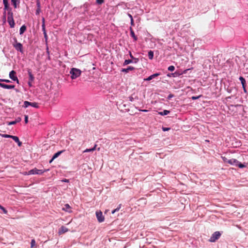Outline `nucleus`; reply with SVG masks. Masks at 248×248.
<instances>
[{
  "label": "nucleus",
  "instance_id": "obj_1",
  "mask_svg": "<svg viewBox=\"0 0 248 248\" xmlns=\"http://www.w3.org/2000/svg\"><path fill=\"white\" fill-rule=\"evenodd\" d=\"M228 163L232 165L237 166L240 168H245L248 165V163L245 162L243 164H242L239 161H238L237 159L234 158L230 159L229 161H228Z\"/></svg>",
  "mask_w": 248,
  "mask_h": 248
},
{
  "label": "nucleus",
  "instance_id": "obj_2",
  "mask_svg": "<svg viewBox=\"0 0 248 248\" xmlns=\"http://www.w3.org/2000/svg\"><path fill=\"white\" fill-rule=\"evenodd\" d=\"M81 73V70L76 68H72L70 71V74L71 75V78L73 79L79 77L80 76Z\"/></svg>",
  "mask_w": 248,
  "mask_h": 248
},
{
  "label": "nucleus",
  "instance_id": "obj_3",
  "mask_svg": "<svg viewBox=\"0 0 248 248\" xmlns=\"http://www.w3.org/2000/svg\"><path fill=\"white\" fill-rule=\"evenodd\" d=\"M7 21L11 28H14L15 26V22L13 18V13L12 10H9L7 13Z\"/></svg>",
  "mask_w": 248,
  "mask_h": 248
},
{
  "label": "nucleus",
  "instance_id": "obj_4",
  "mask_svg": "<svg viewBox=\"0 0 248 248\" xmlns=\"http://www.w3.org/2000/svg\"><path fill=\"white\" fill-rule=\"evenodd\" d=\"M46 170H38L35 168L29 171L28 172H25L24 173V175H31V174H42Z\"/></svg>",
  "mask_w": 248,
  "mask_h": 248
},
{
  "label": "nucleus",
  "instance_id": "obj_5",
  "mask_svg": "<svg viewBox=\"0 0 248 248\" xmlns=\"http://www.w3.org/2000/svg\"><path fill=\"white\" fill-rule=\"evenodd\" d=\"M221 236V233L219 232H215L211 236L209 239V241L211 242H214L216 240H217Z\"/></svg>",
  "mask_w": 248,
  "mask_h": 248
},
{
  "label": "nucleus",
  "instance_id": "obj_6",
  "mask_svg": "<svg viewBox=\"0 0 248 248\" xmlns=\"http://www.w3.org/2000/svg\"><path fill=\"white\" fill-rule=\"evenodd\" d=\"M16 43L13 44L14 47L15 49L18 51H20L21 53L23 52V46L20 43H18L17 42V40L16 39Z\"/></svg>",
  "mask_w": 248,
  "mask_h": 248
},
{
  "label": "nucleus",
  "instance_id": "obj_7",
  "mask_svg": "<svg viewBox=\"0 0 248 248\" xmlns=\"http://www.w3.org/2000/svg\"><path fill=\"white\" fill-rule=\"evenodd\" d=\"M95 214L99 222H102L104 221V217L101 211H97L96 212Z\"/></svg>",
  "mask_w": 248,
  "mask_h": 248
},
{
  "label": "nucleus",
  "instance_id": "obj_8",
  "mask_svg": "<svg viewBox=\"0 0 248 248\" xmlns=\"http://www.w3.org/2000/svg\"><path fill=\"white\" fill-rule=\"evenodd\" d=\"M10 78L14 81H16L17 83H19V80L16 76V72L12 70L9 73Z\"/></svg>",
  "mask_w": 248,
  "mask_h": 248
},
{
  "label": "nucleus",
  "instance_id": "obj_9",
  "mask_svg": "<svg viewBox=\"0 0 248 248\" xmlns=\"http://www.w3.org/2000/svg\"><path fill=\"white\" fill-rule=\"evenodd\" d=\"M0 87L7 89H14L15 87V86L14 85H7L4 83H0Z\"/></svg>",
  "mask_w": 248,
  "mask_h": 248
},
{
  "label": "nucleus",
  "instance_id": "obj_10",
  "mask_svg": "<svg viewBox=\"0 0 248 248\" xmlns=\"http://www.w3.org/2000/svg\"><path fill=\"white\" fill-rule=\"evenodd\" d=\"M68 231V229L65 227L62 226L59 230L58 233L59 235H61L65 233L66 232Z\"/></svg>",
  "mask_w": 248,
  "mask_h": 248
},
{
  "label": "nucleus",
  "instance_id": "obj_11",
  "mask_svg": "<svg viewBox=\"0 0 248 248\" xmlns=\"http://www.w3.org/2000/svg\"><path fill=\"white\" fill-rule=\"evenodd\" d=\"M130 35L131 37L134 39V41H137L138 40L137 37L135 35L134 31L131 27L130 28Z\"/></svg>",
  "mask_w": 248,
  "mask_h": 248
},
{
  "label": "nucleus",
  "instance_id": "obj_12",
  "mask_svg": "<svg viewBox=\"0 0 248 248\" xmlns=\"http://www.w3.org/2000/svg\"><path fill=\"white\" fill-rule=\"evenodd\" d=\"M135 68L132 66H128L127 68H123L122 69L121 71L125 73H128L130 71H132L134 70Z\"/></svg>",
  "mask_w": 248,
  "mask_h": 248
},
{
  "label": "nucleus",
  "instance_id": "obj_13",
  "mask_svg": "<svg viewBox=\"0 0 248 248\" xmlns=\"http://www.w3.org/2000/svg\"><path fill=\"white\" fill-rule=\"evenodd\" d=\"M62 152V151H59V152H58L57 153H55L53 155L52 159L49 161V163H51L54 159L58 157L61 155Z\"/></svg>",
  "mask_w": 248,
  "mask_h": 248
},
{
  "label": "nucleus",
  "instance_id": "obj_14",
  "mask_svg": "<svg viewBox=\"0 0 248 248\" xmlns=\"http://www.w3.org/2000/svg\"><path fill=\"white\" fill-rule=\"evenodd\" d=\"M160 75L159 73H155L153 75H152L151 76H149L147 78H146L145 80L147 81L151 80L153 78H155V77Z\"/></svg>",
  "mask_w": 248,
  "mask_h": 248
},
{
  "label": "nucleus",
  "instance_id": "obj_15",
  "mask_svg": "<svg viewBox=\"0 0 248 248\" xmlns=\"http://www.w3.org/2000/svg\"><path fill=\"white\" fill-rule=\"evenodd\" d=\"M63 210L68 212L69 213L71 212V211L70 210V206L69 204H66L64 205V207L62 209Z\"/></svg>",
  "mask_w": 248,
  "mask_h": 248
},
{
  "label": "nucleus",
  "instance_id": "obj_16",
  "mask_svg": "<svg viewBox=\"0 0 248 248\" xmlns=\"http://www.w3.org/2000/svg\"><path fill=\"white\" fill-rule=\"evenodd\" d=\"M239 79L241 82V84L242 85V87H246V80L245 79L242 77H240L239 78Z\"/></svg>",
  "mask_w": 248,
  "mask_h": 248
},
{
  "label": "nucleus",
  "instance_id": "obj_17",
  "mask_svg": "<svg viewBox=\"0 0 248 248\" xmlns=\"http://www.w3.org/2000/svg\"><path fill=\"white\" fill-rule=\"evenodd\" d=\"M26 26L25 25H23L21 27L19 30L20 34H22L26 30Z\"/></svg>",
  "mask_w": 248,
  "mask_h": 248
},
{
  "label": "nucleus",
  "instance_id": "obj_18",
  "mask_svg": "<svg viewBox=\"0 0 248 248\" xmlns=\"http://www.w3.org/2000/svg\"><path fill=\"white\" fill-rule=\"evenodd\" d=\"M97 146L96 144H95L94 147L91 149H86L85 150L83 151V153L89 152H93L96 149V147Z\"/></svg>",
  "mask_w": 248,
  "mask_h": 248
},
{
  "label": "nucleus",
  "instance_id": "obj_19",
  "mask_svg": "<svg viewBox=\"0 0 248 248\" xmlns=\"http://www.w3.org/2000/svg\"><path fill=\"white\" fill-rule=\"evenodd\" d=\"M4 12L3 13V15H4V16H5V15L6 13V11L7 10L8 12V11H9V10H12V9H11V8H10L9 7V4H4Z\"/></svg>",
  "mask_w": 248,
  "mask_h": 248
},
{
  "label": "nucleus",
  "instance_id": "obj_20",
  "mask_svg": "<svg viewBox=\"0 0 248 248\" xmlns=\"http://www.w3.org/2000/svg\"><path fill=\"white\" fill-rule=\"evenodd\" d=\"M170 111L167 110H164L163 111L159 112L158 114L160 115L164 116L169 114Z\"/></svg>",
  "mask_w": 248,
  "mask_h": 248
},
{
  "label": "nucleus",
  "instance_id": "obj_21",
  "mask_svg": "<svg viewBox=\"0 0 248 248\" xmlns=\"http://www.w3.org/2000/svg\"><path fill=\"white\" fill-rule=\"evenodd\" d=\"M28 74L29 76V80H31V81H33L34 78L30 71H28Z\"/></svg>",
  "mask_w": 248,
  "mask_h": 248
},
{
  "label": "nucleus",
  "instance_id": "obj_22",
  "mask_svg": "<svg viewBox=\"0 0 248 248\" xmlns=\"http://www.w3.org/2000/svg\"><path fill=\"white\" fill-rule=\"evenodd\" d=\"M153 57H154V52H153V51H152V50H150L148 52V57H149V59H150V60H152V59H153Z\"/></svg>",
  "mask_w": 248,
  "mask_h": 248
},
{
  "label": "nucleus",
  "instance_id": "obj_23",
  "mask_svg": "<svg viewBox=\"0 0 248 248\" xmlns=\"http://www.w3.org/2000/svg\"><path fill=\"white\" fill-rule=\"evenodd\" d=\"M30 106L35 108H38L39 107L38 104L36 102H30Z\"/></svg>",
  "mask_w": 248,
  "mask_h": 248
},
{
  "label": "nucleus",
  "instance_id": "obj_24",
  "mask_svg": "<svg viewBox=\"0 0 248 248\" xmlns=\"http://www.w3.org/2000/svg\"><path fill=\"white\" fill-rule=\"evenodd\" d=\"M132 62V61L131 60H126L124 62V65H127Z\"/></svg>",
  "mask_w": 248,
  "mask_h": 248
},
{
  "label": "nucleus",
  "instance_id": "obj_25",
  "mask_svg": "<svg viewBox=\"0 0 248 248\" xmlns=\"http://www.w3.org/2000/svg\"><path fill=\"white\" fill-rule=\"evenodd\" d=\"M11 138L16 142H17L19 141V139L17 137L15 136H12Z\"/></svg>",
  "mask_w": 248,
  "mask_h": 248
},
{
  "label": "nucleus",
  "instance_id": "obj_26",
  "mask_svg": "<svg viewBox=\"0 0 248 248\" xmlns=\"http://www.w3.org/2000/svg\"><path fill=\"white\" fill-rule=\"evenodd\" d=\"M0 209L2 210L4 214H7V213H8L7 210L4 207L1 206V205H0Z\"/></svg>",
  "mask_w": 248,
  "mask_h": 248
},
{
  "label": "nucleus",
  "instance_id": "obj_27",
  "mask_svg": "<svg viewBox=\"0 0 248 248\" xmlns=\"http://www.w3.org/2000/svg\"><path fill=\"white\" fill-rule=\"evenodd\" d=\"M30 105V102H28L27 101H26L24 102V105L23 107L24 108H27Z\"/></svg>",
  "mask_w": 248,
  "mask_h": 248
},
{
  "label": "nucleus",
  "instance_id": "obj_28",
  "mask_svg": "<svg viewBox=\"0 0 248 248\" xmlns=\"http://www.w3.org/2000/svg\"><path fill=\"white\" fill-rule=\"evenodd\" d=\"M120 208H121V204H120V205H119V207H117V208H116L115 209H114V210H113V211H112L111 213H112V214H114L116 212H118V211L120 210Z\"/></svg>",
  "mask_w": 248,
  "mask_h": 248
},
{
  "label": "nucleus",
  "instance_id": "obj_29",
  "mask_svg": "<svg viewBox=\"0 0 248 248\" xmlns=\"http://www.w3.org/2000/svg\"><path fill=\"white\" fill-rule=\"evenodd\" d=\"M17 1V0H11V2L15 8H16Z\"/></svg>",
  "mask_w": 248,
  "mask_h": 248
},
{
  "label": "nucleus",
  "instance_id": "obj_30",
  "mask_svg": "<svg viewBox=\"0 0 248 248\" xmlns=\"http://www.w3.org/2000/svg\"><path fill=\"white\" fill-rule=\"evenodd\" d=\"M37 8L41 9V3L39 0H36Z\"/></svg>",
  "mask_w": 248,
  "mask_h": 248
},
{
  "label": "nucleus",
  "instance_id": "obj_31",
  "mask_svg": "<svg viewBox=\"0 0 248 248\" xmlns=\"http://www.w3.org/2000/svg\"><path fill=\"white\" fill-rule=\"evenodd\" d=\"M168 69L170 71H173L175 69V67L174 66L171 65L168 67Z\"/></svg>",
  "mask_w": 248,
  "mask_h": 248
},
{
  "label": "nucleus",
  "instance_id": "obj_32",
  "mask_svg": "<svg viewBox=\"0 0 248 248\" xmlns=\"http://www.w3.org/2000/svg\"><path fill=\"white\" fill-rule=\"evenodd\" d=\"M1 136L3 138H11V137H12V135H7V134H2V135H1Z\"/></svg>",
  "mask_w": 248,
  "mask_h": 248
},
{
  "label": "nucleus",
  "instance_id": "obj_33",
  "mask_svg": "<svg viewBox=\"0 0 248 248\" xmlns=\"http://www.w3.org/2000/svg\"><path fill=\"white\" fill-rule=\"evenodd\" d=\"M31 248H32L33 247H34L35 245V241L34 239H32L31 241Z\"/></svg>",
  "mask_w": 248,
  "mask_h": 248
},
{
  "label": "nucleus",
  "instance_id": "obj_34",
  "mask_svg": "<svg viewBox=\"0 0 248 248\" xmlns=\"http://www.w3.org/2000/svg\"><path fill=\"white\" fill-rule=\"evenodd\" d=\"M96 3L98 4H101L104 2V0H96Z\"/></svg>",
  "mask_w": 248,
  "mask_h": 248
},
{
  "label": "nucleus",
  "instance_id": "obj_35",
  "mask_svg": "<svg viewBox=\"0 0 248 248\" xmlns=\"http://www.w3.org/2000/svg\"><path fill=\"white\" fill-rule=\"evenodd\" d=\"M0 81L1 82H5L6 83H9L11 82V81L9 79H1Z\"/></svg>",
  "mask_w": 248,
  "mask_h": 248
},
{
  "label": "nucleus",
  "instance_id": "obj_36",
  "mask_svg": "<svg viewBox=\"0 0 248 248\" xmlns=\"http://www.w3.org/2000/svg\"><path fill=\"white\" fill-rule=\"evenodd\" d=\"M222 158L224 161V163H228V161H229L230 159H227L226 157H222Z\"/></svg>",
  "mask_w": 248,
  "mask_h": 248
},
{
  "label": "nucleus",
  "instance_id": "obj_37",
  "mask_svg": "<svg viewBox=\"0 0 248 248\" xmlns=\"http://www.w3.org/2000/svg\"><path fill=\"white\" fill-rule=\"evenodd\" d=\"M16 124V121H11V122H9L8 124V125H10Z\"/></svg>",
  "mask_w": 248,
  "mask_h": 248
},
{
  "label": "nucleus",
  "instance_id": "obj_38",
  "mask_svg": "<svg viewBox=\"0 0 248 248\" xmlns=\"http://www.w3.org/2000/svg\"><path fill=\"white\" fill-rule=\"evenodd\" d=\"M40 12H41V9L37 8V9L36 10V12H35L36 15H39Z\"/></svg>",
  "mask_w": 248,
  "mask_h": 248
},
{
  "label": "nucleus",
  "instance_id": "obj_39",
  "mask_svg": "<svg viewBox=\"0 0 248 248\" xmlns=\"http://www.w3.org/2000/svg\"><path fill=\"white\" fill-rule=\"evenodd\" d=\"M25 122L26 124L28 122V116L27 115L25 116Z\"/></svg>",
  "mask_w": 248,
  "mask_h": 248
},
{
  "label": "nucleus",
  "instance_id": "obj_40",
  "mask_svg": "<svg viewBox=\"0 0 248 248\" xmlns=\"http://www.w3.org/2000/svg\"><path fill=\"white\" fill-rule=\"evenodd\" d=\"M200 96H192L191 97L192 99L193 100H196L197 99H199L200 98Z\"/></svg>",
  "mask_w": 248,
  "mask_h": 248
},
{
  "label": "nucleus",
  "instance_id": "obj_41",
  "mask_svg": "<svg viewBox=\"0 0 248 248\" xmlns=\"http://www.w3.org/2000/svg\"><path fill=\"white\" fill-rule=\"evenodd\" d=\"M170 129V128H168V127H163V130L164 131H168Z\"/></svg>",
  "mask_w": 248,
  "mask_h": 248
},
{
  "label": "nucleus",
  "instance_id": "obj_42",
  "mask_svg": "<svg viewBox=\"0 0 248 248\" xmlns=\"http://www.w3.org/2000/svg\"><path fill=\"white\" fill-rule=\"evenodd\" d=\"M3 2L4 5L9 4L8 0H3Z\"/></svg>",
  "mask_w": 248,
  "mask_h": 248
},
{
  "label": "nucleus",
  "instance_id": "obj_43",
  "mask_svg": "<svg viewBox=\"0 0 248 248\" xmlns=\"http://www.w3.org/2000/svg\"><path fill=\"white\" fill-rule=\"evenodd\" d=\"M21 120V119L20 118H18L15 121H16V123H17L20 122Z\"/></svg>",
  "mask_w": 248,
  "mask_h": 248
},
{
  "label": "nucleus",
  "instance_id": "obj_44",
  "mask_svg": "<svg viewBox=\"0 0 248 248\" xmlns=\"http://www.w3.org/2000/svg\"><path fill=\"white\" fill-rule=\"evenodd\" d=\"M43 34L44 35V37H45L46 40H47V35L46 32L43 33Z\"/></svg>",
  "mask_w": 248,
  "mask_h": 248
},
{
  "label": "nucleus",
  "instance_id": "obj_45",
  "mask_svg": "<svg viewBox=\"0 0 248 248\" xmlns=\"http://www.w3.org/2000/svg\"><path fill=\"white\" fill-rule=\"evenodd\" d=\"M131 25L133 26L134 24V20L133 19V17H131Z\"/></svg>",
  "mask_w": 248,
  "mask_h": 248
},
{
  "label": "nucleus",
  "instance_id": "obj_46",
  "mask_svg": "<svg viewBox=\"0 0 248 248\" xmlns=\"http://www.w3.org/2000/svg\"><path fill=\"white\" fill-rule=\"evenodd\" d=\"M17 144L19 146H21L22 145V142L19 140V141L17 142Z\"/></svg>",
  "mask_w": 248,
  "mask_h": 248
},
{
  "label": "nucleus",
  "instance_id": "obj_47",
  "mask_svg": "<svg viewBox=\"0 0 248 248\" xmlns=\"http://www.w3.org/2000/svg\"><path fill=\"white\" fill-rule=\"evenodd\" d=\"M32 82V81H31V80H29V82H28V84H29V85L30 87H31V86H32V85H31V82Z\"/></svg>",
  "mask_w": 248,
  "mask_h": 248
},
{
  "label": "nucleus",
  "instance_id": "obj_48",
  "mask_svg": "<svg viewBox=\"0 0 248 248\" xmlns=\"http://www.w3.org/2000/svg\"><path fill=\"white\" fill-rule=\"evenodd\" d=\"M133 99H134V98H133V97H132V96L129 97V100H130V101H131V102H132V101H133Z\"/></svg>",
  "mask_w": 248,
  "mask_h": 248
},
{
  "label": "nucleus",
  "instance_id": "obj_49",
  "mask_svg": "<svg viewBox=\"0 0 248 248\" xmlns=\"http://www.w3.org/2000/svg\"><path fill=\"white\" fill-rule=\"evenodd\" d=\"M62 182H69V180L65 179L62 180Z\"/></svg>",
  "mask_w": 248,
  "mask_h": 248
},
{
  "label": "nucleus",
  "instance_id": "obj_50",
  "mask_svg": "<svg viewBox=\"0 0 248 248\" xmlns=\"http://www.w3.org/2000/svg\"><path fill=\"white\" fill-rule=\"evenodd\" d=\"M42 29L45 28V23H43V24H42Z\"/></svg>",
  "mask_w": 248,
  "mask_h": 248
},
{
  "label": "nucleus",
  "instance_id": "obj_51",
  "mask_svg": "<svg viewBox=\"0 0 248 248\" xmlns=\"http://www.w3.org/2000/svg\"><path fill=\"white\" fill-rule=\"evenodd\" d=\"M244 91L245 93H247V90L246 89V87H243Z\"/></svg>",
  "mask_w": 248,
  "mask_h": 248
},
{
  "label": "nucleus",
  "instance_id": "obj_52",
  "mask_svg": "<svg viewBox=\"0 0 248 248\" xmlns=\"http://www.w3.org/2000/svg\"><path fill=\"white\" fill-rule=\"evenodd\" d=\"M173 96L172 94H170L168 96V98H170Z\"/></svg>",
  "mask_w": 248,
  "mask_h": 248
},
{
  "label": "nucleus",
  "instance_id": "obj_53",
  "mask_svg": "<svg viewBox=\"0 0 248 248\" xmlns=\"http://www.w3.org/2000/svg\"><path fill=\"white\" fill-rule=\"evenodd\" d=\"M43 33L46 32V28L42 29Z\"/></svg>",
  "mask_w": 248,
  "mask_h": 248
},
{
  "label": "nucleus",
  "instance_id": "obj_54",
  "mask_svg": "<svg viewBox=\"0 0 248 248\" xmlns=\"http://www.w3.org/2000/svg\"><path fill=\"white\" fill-rule=\"evenodd\" d=\"M130 57H131V58H134V57H133V56H132V54H131V52L130 53Z\"/></svg>",
  "mask_w": 248,
  "mask_h": 248
},
{
  "label": "nucleus",
  "instance_id": "obj_55",
  "mask_svg": "<svg viewBox=\"0 0 248 248\" xmlns=\"http://www.w3.org/2000/svg\"><path fill=\"white\" fill-rule=\"evenodd\" d=\"M45 23V18H43L42 19V24Z\"/></svg>",
  "mask_w": 248,
  "mask_h": 248
},
{
  "label": "nucleus",
  "instance_id": "obj_56",
  "mask_svg": "<svg viewBox=\"0 0 248 248\" xmlns=\"http://www.w3.org/2000/svg\"><path fill=\"white\" fill-rule=\"evenodd\" d=\"M141 111H144V112H146V111H147V110L143 109V110H141Z\"/></svg>",
  "mask_w": 248,
  "mask_h": 248
},
{
  "label": "nucleus",
  "instance_id": "obj_57",
  "mask_svg": "<svg viewBox=\"0 0 248 248\" xmlns=\"http://www.w3.org/2000/svg\"><path fill=\"white\" fill-rule=\"evenodd\" d=\"M128 16L130 17V18L131 19V17H132V16L130 14H128Z\"/></svg>",
  "mask_w": 248,
  "mask_h": 248
}]
</instances>
